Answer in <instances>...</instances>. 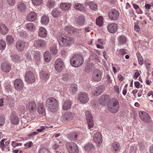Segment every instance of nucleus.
<instances>
[{"mask_svg":"<svg viewBox=\"0 0 153 153\" xmlns=\"http://www.w3.org/2000/svg\"><path fill=\"white\" fill-rule=\"evenodd\" d=\"M72 115L71 112L67 111L64 114V118L67 120H69L72 119Z\"/></svg>","mask_w":153,"mask_h":153,"instance_id":"32","label":"nucleus"},{"mask_svg":"<svg viewBox=\"0 0 153 153\" xmlns=\"http://www.w3.org/2000/svg\"><path fill=\"white\" fill-rule=\"evenodd\" d=\"M70 3H62L60 5V8L63 10H68L71 7Z\"/></svg>","mask_w":153,"mask_h":153,"instance_id":"29","label":"nucleus"},{"mask_svg":"<svg viewBox=\"0 0 153 153\" xmlns=\"http://www.w3.org/2000/svg\"><path fill=\"white\" fill-rule=\"evenodd\" d=\"M112 150L115 152H117L120 150V144L117 143H113L112 144Z\"/></svg>","mask_w":153,"mask_h":153,"instance_id":"35","label":"nucleus"},{"mask_svg":"<svg viewBox=\"0 0 153 153\" xmlns=\"http://www.w3.org/2000/svg\"><path fill=\"white\" fill-rule=\"evenodd\" d=\"M42 54L39 51H36L34 52L33 54L34 59L36 61H38L40 60Z\"/></svg>","mask_w":153,"mask_h":153,"instance_id":"31","label":"nucleus"},{"mask_svg":"<svg viewBox=\"0 0 153 153\" xmlns=\"http://www.w3.org/2000/svg\"><path fill=\"white\" fill-rule=\"evenodd\" d=\"M102 22V18L101 16H99L96 20V24L99 26H101Z\"/></svg>","mask_w":153,"mask_h":153,"instance_id":"49","label":"nucleus"},{"mask_svg":"<svg viewBox=\"0 0 153 153\" xmlns=\"http://www.w3.org/2000/svg\"><path fill=\"white\" fill-rule=\"evenodd\" d=\"M127 50L124 49H121L120 50V53L123 55L127 53Z\"/></svg>","mask_w":153,"mask_h":153,"instance_id":"61","label":"nucleus"},{"mask_svg":"<svg viewBox=\"0 0 153 153\" xmlns=\"http://www.w3.org/2000/svg\"><path fill=\"white\" fill-rule=\"evenodd\" d=\"M22 143H16L14 141L12 142L11 145L13 148H15L16 147L18 146H22Z\"/></svg>","mask_w":153,"mask_h":153,"instance_id":"62","label":"nucleus"},{"mask_svg":"<svg viewBox=\"0 0 153 153\" xmlns=\"http://www.w3.org/2000/svg\"><path fill=\"white\" fill-rule=\"evenodd\" d=\"M85 114L86 117V119H88V118H89L88 119H91L92 118V116L90 111H86L85 112Z\"/></svg>","mask_w":153,"mask_h":153,"instance_id":"58","label":"nucleus"},{"mask_svg":"<svg viewBox=\"0 0 153 153\" xmlns=\"http://www.w3.org/2000/svg\"><path fill=\"white\" fill-rule=\"evenodd\" d=\"M10 56L14 62H17L20 59V56L18 54L11 55Z\"/></svg>","mask_w":153,"mask_h":153,"instance_id":"46","label":"nucleus"},{"mask_svg":"<svg viewBox=\"0 0 153 153\" xmlns=\"http://www.w3.org/2000/svg\"><path fill=\"white\" fill-rule=\"evenodd\" d=\"M74 8L77 10L79 11H84L85 10V8L81 4L76 3L74 6Z\"/></svg>","mask_w":153,"mask_h":153,"instance_id":"37","label":"nucleus"},{"mask_svg":"<svg viewBox=\"0 0 153 153\" xmlns=\"http://www.w3.org/2000/svg\"><path fill=\"white\" fill-rule=\"evenodd\" d=\"M6 41L8 44H12L14 41L13 38L10 35H8L6 38Z\"/></svg>","mask_w":153,"mask_h":153,"instance_id":"43","label":"nucleus"},{"mask_svg":"<svg viewBox=\"0 0 153 153\" xmlns=\"http://www.w3.org/2000/svg\"><path fill=\"white\" fill-rule=\"evenodd\" d=\"M60 12L57 9H54L52 11V16L54 17L57 18L60 15Z\"/></svg>","mask_w":153,"mask_h":153,"instance_id":"41","label":"nucleus"},{"mask_svg":"<svg viewBox=\"0 0 153 153\" xmlns=\"http://www.w3.org/2000/svg\"><path fill=\"white\" fill-rule=\"evenodd\" d=\"M26 108L31 113H34L36 110V103L33 101L28 102L26 105Z\"/></svg>","mask_w":153,"mask_h":153,"instance_id":"11","label":"nucleus"},{"mask_svg":"<svg viewBox=\"0 0 153 153\" xmlns=\"http://www.w3.org/2000/svg\"><path fill=\"white\" fill-rule=\"evenodd\" d=\"M91 56L93 59L94 60L97 62L99 61V59H98V56L96 54L94 53Z\"/></svg>","mask_w":153,"mask_h":153,"instance_id":"60","label":"nucleus"},{"mask_svg":"<svg viewBox=\"0 0 153 153\" xmlns=\"http://www.w3.org/2000/svg\"><path fill=\"white\" fill-rule=\"evenodd\" d=\"M94 146L93 145L90 143H88L85 145L84 146L85 150L87 151H89L91 149H94Z\"/></svg>","mask_w":153,"mask_h":153,"instance_id":"40","label":"nucleus"},{"mask_svg":"<svg viewBox=\"0 0 153 153\" xmlns=\"http://www.w3.org/2000/svg\"><path fill=\"white\" fill-rule=\"evenodd\" d=\"M1 67L3 71L6 72H9L11 68V65L7 62H3L1 64Z\"/></svg>","mask_w":153,"mask_h":153,"instance_id":"18","label":"nucleus"},{"mask_svg":"<svg viewBox=\"0 0 153 153\" xmlns=\"http://www.w3.org/2000/svg\"><path fill=\"white\" fill-rule=\"evenodd\" d=\"M47 31L45 28L41 27L39 29V36L41 38H44L47 36Z\"/></svg>","mask_w":153,"mask_h":153,"instance_id":"23","label":"nucleus"},{"mask_svg":"<svg viewBox=\"0 0 153 153\" xmlns=\"http://www.w3.org/2000/svg\"><path fill=\"white\" fill-rule=\"evenodd\" d=\"M36 44L39 48L44 47H45L46 45V42L42 39H38L36 41Z\"/></svg>","mask_w":153,"mask_h":153,"instance_id":"25","label":"nucleus"},{"mask_svg":"<svg viewBox=\"0 0 153 153\" xmlns=\"http://www.w3.org/2000/svg\"><path fill=\"white\" fill-rule=\"evenodd\" d=\"M136 148L135 146H131L130 152L131 153H135L136 152Z\"/></svg>","mask_w":153,"mask_h":153,"instance_id":"64","label":"nucleus"},{"mask_svg":"<svg viewBox=\"0 0 153 153\" xmlns=\"http://www.w3.org/2000/svg\"><path fill=\"white\" fill-rule=\"evenodd\" d=\"M80 135V133L79 131H75L70 132L68 135V138L70 140L73 141L76 140Z\"/></svg>","mask_w":153,"mask_h":153,"instance_id":"13","label":"nucleus"},{"mask_svg":"<svg viewBox=\"0 0 153 153\" xmlns=\"http://www.w3.org/2000/svg\"><path fill=\"white\" fill-rule=\"evenodd\" d=\"M57 39L59 42V45L61 47L67 46L69 45H71L74 43V39L66 36H64L63 37L58 36Z\"/></svg>","mask_w":153,"mask_h":153,"instance_id":"3","label":"nucleus"},{"mask_svg":"<svg viewBox=\"0 0 153 153\" xmlns=\"http://www.w3.org/2000/svg\"><path fill=\"white\" fill-rule=\"evenodd\" d=\"M66 147L69 153H78L79 150L77 145L72 142H68L66 144Z\"/></svg>","mask_w":153,"mask_h":153,"instance_id":"5","label":"nucleus"},{"mask_svg":"<svg viewBox=\"0 0 153 153\" xmlns=\"http://www.w3.org/2000/svg\"><path fill=\"white\" fill-rule=\"evenodd\" d=\"M37 107L38 111L39 114H42L45 111L44 105L42 104H39Z\"/></svg>","mask_w":153,"mask_h":153,"instance_id":"38","label":"nucleus"},{"mask_svg":"<svg viewBox=\"0 0 153 153\" xmlns=\"http://www.w3.org/2000/svg\"><path fill=\"white\" fill-rule=\"evenodd\" d=\"M46 128H48V127L47 128L46 126H41L40 127V128L36 130V131L38 133V132H41L43 131Z\"/></svg>","mask_w":153,"mask_h":153,"instance_id":"57","label":"nucleus"},{"mask_svg":"<svg viewBox=\"0 0 153 153\" xmlns=\"http://www.w3.org/2000/svg\"><path fill=\"white\" fill-rule=\"evenodd\" d=\"M51 53L53 54H55L57 53V51L56 49V47L54 45L51 47L50 48Z\"/></svg>","mask_w":153,"mask_h":153,"instance_id":"53","label":"nucleus"},{"mask_svg":"<svg viewBox=\"0 0 153 153\" xmlns=\"http://www.w3.org/2000/svg\"><path fill=\"white\" fill-rule=\"evenodd\" d=\"M77 23L80 25H83L85 23V19L83 15L79 16L77 19Z\"/></svg>","mask_w":153,"mask_h":153,"instance_id":"34","label":"nucleus"},{"mask_svg":"<svg viewBox=\"0 0 153 153\" xmlns=\"http://www.w3.org/2000/svg\"><path fill=\"white\" fill-rule=\"evenodd\" d=\"M25 42L21 40L18 41L16 43V47L18 51H22L25 46Z\"/></svg>","mask_w":153,"mask_h":153,"instance_id":"19","label":"nucleus"},{"mask_svg":"<svg viewBox=\"0 0 153 153\" xmlns=\"http://www.w3.org/2000/svg\"><path fill=\"white\" fill-rule=\"evenodd\" d=\"M36 18V14L34 12H31L27 16L26 19L30 21H34Z\"/></svg>","mask_w":153,"mask_h":153,"instance_id":"20","label":"nucleus"},{"mask_svg":"<svg viewBox=\"0 0 153 153\" xmlns=\"http://www.w3.org/2000/svg\"><path fill=\"white\" fill-rule=\"evenodd\" d=\"M61 142L60 141L58 140H55L54 141V143L53 144V148L54 149L56 150L57 148H58L59 145L58 143H61Z\"/></svg>","mask_w":153,"mask_h":153,"instance_id":"55","label":"nucleus"},{"mask_svg":"<svg viewBox=\"0 0 153 153\" xmlns=\"http://www.w3.org/2000/svg\"><path fill=\"white\" fill-rule=\"evenodd\" d=\"M86 120L89 128L90 129L91 128L93 127L94 126V123L92 118L91 119L88 118Z\"/></svg>","mask_w":153,"mask_h":153,"instance_id":"45","label":"nucleus"},{"mask_svg":"<svg viewBox=\"0 0 153 153\" xmlns=\"http://www.w3.org/2000/svg\"><path fill=\"white\" fill-rule=\"evenodd\" d=\"M117 25L116 23H112L109 25L107 27V30L110 33H114L117 30Z\"/></svg>","mask_w":153,"mask_h":153,"instance_id":"17","label":"nucleus"},{"mask_svg":"<svg viewBox=\"0 0 153 153\" xmlns=\"http://www.w3.org/2000/svg\"><path fill=\"white\" fill-rule=\"evenodd\" d=\"M70 62L72 66L77 68L81 66L84 62L83 56L80 54H76L70 59Z\"/></svg>","mask_w":153,"mask_h":153,"instance_id":"1","label":"nucleus"},{"mask_svg":"<svg viewBox=\"0 0 153 153\" xmlns=\"http://www.w3.org/2000/svg\"><path fill=\"white\" fill-rule=\"evenodd\" d=\"M110 98L108 95H102L99 100V103L102 105H105L108 101Z\"/></svg>","mask_w":153,"mask_h":153,"instance_id":"16","label":"nucleus"},{"mask_svg":"<svg viewBox=\"0 0 153 153\" xmlns=\"http://www.w3.org/2000/svg\"><path fill=\"white\" fill-rule=\"evenodd\" d=\"M14 86L16 90L17 91L21 90L22 89L24 86L23 82L20 79H17L14 81Z\"/></svg>","mask_w":153,"mask_h":153,"instance_id":"10","label":"nucleus"},{"mask_svg":"<svg viewBox=\"0 0 153 153\" xmlns=\"http://www.w3.org/2000/svg\"><path fill=\"white\" fill-rule=\"evenodd\" d=\"M119 42L121 44H123L126 42L127 41V38L124 36H120L118 39Z\"/></svg>","mask_w":153,"mask_h":153,"instance_id":"44","label":"nucleus"},{"mask_svg":"<svg viewBox=\"0 0 153 153\" xmlns=\"http://www.w3.org/2000/svg\"><path fill=\"white\" fill-rule=\"evenodd\" d=\"M5 117L1 114H0V126H3L5 123Z\"/></svg>","mask_w":153,"mask_h":153,"instance_id":"47","label":"nucleus"},{"mask_svg":"<svg viewBox=\"0 0 153 153\" xmlns=\"http://www.w3.org/2000/svg\"><path fill=\"white\" fill-rule=\"evenodd\" d=\"M11 121L12 123L14 125H17L18 124L19 121V119L18 117L13 114L10 117Z\"/></svg>","mask_w":153,"mask_h":153,"instance_id":"28","label":"nucleus"},{"mask_svg":"<svg viewBox=\"0 0 153 153\" xmlns=\"http://www.w3.org/2000/svg\"><path fill=\"white\" fill-rule=\"evenodd\" d=\"M58 105L57 101L53 97H50L46 100V107L50 112H54Z\"/></svg>","mask_w":153,"mask_h":153,"instance_id":"2","label":"nucleus"},{"mask_svg":"<svg viewBox=\"0 0 153 153\" xmlns=\"http://www.w3.org/2000/svg\"><path fill=\"white\" fill-rule=\"evenodd\" d=\"M8 30L6 26L4 24L0 25V32L4 35L6 34Z\"/></svg>","mask_w":153,"mask_h":153,"instance_id":"27","label":"nucleus"},{"mask_svg":"<svg viewBox=\"0 0 153 153\" xmlns=\"http://www.w3.org/2000/svg\"><path fill=\"white\" fill-rule=\"evenodd\" d=\"M38 153H50V152L47 149L42 148L39 150Z\"/></svg>","mask_w":153,"mask_h":153,"instance_id":"51","label":"nucleus"},{"mask_svg":"<svg viewBox=\"0 0 153 153\" xmlns=\"http://www.w3.org/2000/svg\"><path fill=\"white\" fill-rule=\"evenodd\" d=\"M63 63L62 60L58 58L55 62V67L56 69L58 71H60L62 69Z\"/></svg>","mask_w":153,"mask_h":153,"instance_id":"15","label":"nucleus"},{"mask_svg":"<svg viewBox=\"0 0 153 153\" xmlns=\"http://www.w3.org/2000/svg\"><path fill=\"white\" fill-rule=\"evenodd\" d=\"M105 89V86L103 85L98 86L95 90L94 95L96 96L99 95L102 93Z\"/></svg>","mask_w":153,"mask_h":153,"instance_id":"24","label":"nucleus"},{"mask_svg":"<svg viewBox=\"0 0 153 153\" xmlns=\"http://www.w3.org/2000/svg\"><path fill=\"white\" fill-rule=\"evenodd\" d=\"M139 115L141 119L143 121L149 123L151 120L149 115L146 112L144 111H140Z\"/></svg>","mask_w":153,"mask_h":153,"instance_id":"8","label":"nucleus"},{"mask_svg":"<svg viewBox=\"0 0 153 153\" xmlns=\"http://www.w3.org/2000/svg\"><path fill=\"white\" fill-rule=\"evenodd\" d=\"M18 10L21 12H25L26 9V5L23 3L20 2L18 3L16 5Z\"/></svg>","mask_w":153,"mask_h":153,"instance_id":"21","label":"nucleus"},{"mask_svg":"<svg viewBox=\"0 0 153 153\" xmlns=\"http://www.w3.org/2000/svg\"><path fill=\"white\" fill-rule=\"evenodd\" d=\"M119 13L118 10L115 9L111 10L109 12L108 16L109 18L112 20H115L118 18Z\"/></svg>","mask_w":153,"mask_h":153,"instance_id":"7","label":"nucleus"},{"mask_svg":"<svg viewBox=\"0 0 153 153\" xmlns=\"http://www.w3.org/2000/svg\"><path fill=\"white\" fill-rule=\"evenodd\" d=\"M39 74L40 78L42 79L46 80L49 78L48 74L43 71L40 72Z\"/></svg>","mask_w":153,"mask_h":153,"instance_id":"33","label":"nucleus"},{"mask_svg":"<svg viewBox=\"0 0 153 153\" xmlns=\"http://www.w3.org/2000/svg\"><path fill=\"white\" fill-rule=\"evenodd\" d=\"M8 4L11 6L13 5L15 3V0H7Z\"/></svg>","mask_w":153,"mask_h":153,"instance_id":"63","label":"nucleus"},{"mask_svg":"<svg viewBox=\"0 0 153 153\" xmlns=\"http://www.w3.org/2000/svg\"><path fill=\"white\" fill-rule=\"evenodd\" d=\"M79 100L82 103L87 102L89 100V97L86 93L81 92L78 95Z\"/></svg>","mask_w":153,"mask_h":153,"instance_id":"9","label":"nucleus"},{"mask_svg":"<svg viewBox=\"0 0 153 153\" xmlns=\"http://www.w3.org/2000/svg\"><path fill=\"white\" fill-rule=\"evenodd\" d=\"M102 75L101 71L99 70L96 69L94 72L93 77L95 81L98 82L101 80Z\"/></svg>","mask_w":153,"mask_h":153,"instance_id":"12","label":"nucleus"},{"mask_svg":"<svg viewBox=\"0 0 153 153\" xmlns=\"http://www.w3.org/2000/svg\"><path fill=\"white\" fill-rule=\"evenodd\" d=\"M54 1L53 0L49 1L48 2V6L49 8H51L54 5Z\"/></svg>","mask_w":153,"mask_h":153,"instance_id":"56","label":"nucleus"},{"mask_svg":"<svg viewBox=\"0 0 153 153\" xmlns=\"http://www.w3.org/2000/svg\"><path fill=\"white\" fill-rule=\"evenodd\" d=\"M49 21L48 17L46 16H42L41 21V22L44 24H47Z\"/></svg>","mask_w":153,"mask_h":153,"instance_id":"42","label":"nucleus"},{"mask_svg":"<svg viewBox=\"0 0 153 153\" xmlns=\"http://www.w3.org/2000/svg\"><path fill=\"white\" fill-rule=\"evenodd\" d=\"M90 8L92 10L95 11L97 9V6L96 3L93 1H91L88 4Z\"/></svg>","mask_w":153,"mask_h":153,"instance_id":"36","label":"nucleus"},{"mask_svg":"<svg viewBox=\"0 0 153 153\" xmlns=\"http://www.w3.org/2000/svg\"><path fill=\"white\" fill-rule=\"evenodd\" d=\"M25 80L27 82L31 83L34 82L35 78L34 74L31 71H28L25 76Z\"/></svg>","mask_w":153,"mask_h":153,"instance_id":"6","label":"nucleus"},{"mask_svg":"<svg viewBox=\"0 0 153 153\" xmlns=\"http://www.w3.org/2000/svg\"><path fill=\"white\" fill-rule=\"evenodd\" d=\"M91 65L90 64H88L86 66L85 71L86 72H89L91 70Z\"/></svg>","mask_w":153,"mask_h":153,"instance_id":"59","label":"nucleus"},{"mask_svg":"<svg viewBox=\"0 0 153 153\" xmlns=\"http://www.w3.org/2000/svg\"><path fill=\"white\" fill-rule=\"evenodd\" d=\"M94 141L97 143V146H99L102 142V135L100 132H98L95 134L93 137Z\"/></svg>","mask_w":153,"mask_h":153,"instance_id":"14","label":"nucleus"},{"mask_svg":"<svg viewBox=\"0 0 153 153\" xmlns=\"http://www.w3.org/2000/svg\"><path fill=\"white\" fill-rule=\"evenodd\" d=\"M6 46V43L5 42L2 40H0V49L1 50L4 49Z\"/></svg>","mask_w":153,"mask_h":153,"instance_id":"50","label":"nucleus"},{"mask_svg":"<svg viewBox=\"0 0 153 153\" xmlns=\"http://www.w3.org/2000/svg\"><path fill=\"white\" fill-rule=\"evenodd\" d=\"M25 26L27 29L29 31H32L35 30V26L32 23H27L26 25Z\"/></svg>","mask_w":153,"mask_h":153,"instance_id":"39","label":"nucleus"},{"mask_svg":"<svg viewBox=\"0 0 153 153\" xmlns=\"http://www.w3.org/2000/svg\"><path fill=\"white\" fill-rule=\"evenodd\" d=\"M74 30L73 29L68 26H66L65 27V33L67 34L71 33Z\"/></svg>","mask_w":153,"mask_h":153,"instance_id":"48","label":"nucleus"},{"mask_svg":"<svg viewBox=\"0 0 153 153\" xmlns=\"http://www.w3.org/2000/svg\"><path fill=\"white\" fill-rule=\"evenodd\" d=\"M45 61L46 62H49L51 59V55L48 51L45 52L44 54Z\"/></svg>","mask_w":153,"mask_h":153,"instance_id":"30","label":"nucleus"},{"mask_svg":"<svg viewBox=\"0 0 153 153\" xmlns=\"http://www.w3.org/2000/svg\"><path fill=\"white\" fill-rule=\"evenodd\" d=\"M77 89V85L75 83L72 84L69 89L70 94L71 95H73L76 94Z\"/></svg>","mask_w":153,"mask_h":153,"instance_id":"22","label":"nucleus"},{"mask_svg":"<svg viewBox=\"0 0 153 153\" xmlns=\"http://www.w3.org/2000/svg\"><path fill=\"white\" fill-rule=\"evenodd\" d=\"M42 0H32L33 4L34 5H39L42 3Z\"/></svg>","mask_w":153,"mask_h":153,"instance_id":"54","label":"nucleus"},{"mask_svg":"<svg viewBox=\"0 0 153 153\" xmlns=\"http://www.w3.org/2000/svg\"><path fill=\"white\" fill-rule=\"evenodd\" d=\"M72 102L69 100L65 102L63 105L62 108L63 110H67L70 109L71 106Z\"/></svg>","mask_w":153,"mask_h":153,"instance_id":"26","label":"nucleus"},{"mask_svg":"<svg viewBox=\"0 0 153 153\" xmlns=\"http://www.w3.org/2000/svg\"><path fill=\"white\" fill-rule=\"evenodd\" d=\"M107 107L108 110L111 113H116L119 109V102L116 99H112L109 101Z\"/></svg>","mask_w":153,"mask_h":153,"instance_id":"4","label":"nucleus"},{"mask_svg":"<svg viewBox=\"0 0 153 153\" xmlns=\"http://www.w3.org/2000/svg\"><path fill=\"white\" fill-rule=\"evenodd\" d=\"M137 56L138 59L139 63L141 65H142L143 63V60L142 56L140 54L138 53H137Z\"/></svg>","mask_w":153,"mask_h":153,"instance_id":"52","label":"nucleus"}]
</instances>
